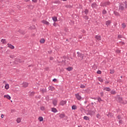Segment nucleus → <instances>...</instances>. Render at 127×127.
I'll return each mask as SVG.
<instances>
[{"instance_id":"obj_1","label":"nucleus","mask_w":127,"mask_h":127,"mask_svg":"<svg viewBox=\"0 0 127 127\" xmlns=\"http://www.w3.org/2000/svg\"><path fill=\"white\" fill-rule=\"evenodd\" d=\"M126 8H127V2H123V3H120L119 7V10L120 12L124 11Z\"/></svg>"},{"instance_id":"obj_2","label":"nucleus","mask_w":127,"mask_h":127,"mask_svg":"<svg viewBox=\"0 0 127 127\" xmlns=\"http://www.w3.org/2000/svg\"><path fill=\"white\" fill-rule=\"evenodd\" d=\"M77 54L79 60H83V59H84V54L79 52H77Z\"/></svg>"},{"instance_id":"obj_3","label":"nucleus","mask_w":127,"mask_h":127,"mask_svg":"<svg viewBox=\"0 0 127 127\" xmlns=\"http://www.w3.org/2000/svg\"><path fill=\"white\" fill-rule=\"evenodd\" d=\"M89 115H90V116H94V115H95V114H96V109H94V110H90L88 112Z\"/></svg>"},{"instance_id":"obj_4","label":"nucleus","mask_w":127,"mask_h":127,"mask_svg":"<svg viewBox=\"0 0 127 127\" xmlns=\"http://www.w3.org/2000/svg\"><path fill=\"white\" fill-rule=\"evenodd\" d=\"M75 96L77 100H78V101H81V100H82V97L81 96V95H80V94H79V93L75 94Z\"/></svg>"},{"instance_id":"obj_5","label":"nucleus","mask_w":127,"mask_h":127,"mask_svg":"<svg viewBox=\"0 0 127 127\" xmlns=\"http://www.w3.org/2000/svg\"><path fill=\"white\" fill-rule=\"evenodd\" d=\"M67 103V101L66 100H62V101H61L60 102V105L61 106H64V105H66Z\"/></svg>"},{"instance_id":"obj_6","label":"nucleus","mask_w":127,"mask_h":127,"mask_svg":"<svg viewBox=\"0 0 127 127\" xmlns=\"http://www.w3.org/2000/svg\"><path fill=\"white\" fill-rule=\"evenodd\" d=\"M95 39L97 40L98 41H100V40H101V39H102L101 36H99V35H96L95 36Z\"/></svg>"},{"instance_id":"obj_7","label":"nucleus","mask_w":127,"mask_h":127,"mask_svg":"<svg viewBox=\"0 0 127 127\" xmlns=\"http://www.w3.org/2000/svg\"><path fill=\"white\" fill-rule=\"evenodd\" d=\"M28 86V83L26 82H23L22 83V87H24V88H26Z\"/></svg>"},{"instance_id":"obj_8","label":"nucleus","mask_w":127,"mask_h":127,"mask_svg":"<svg viewBox=\"0 0 127 127\" xmlns=\"http://www.w3.org/2000/svg\"><path fill=\"white\" fill-rule=\"evenodd\" d=\"M42 23H44V24H46V25H49V24H50V23H49L48 21L45 20H42Z\"/></svg>"},{"instance_id":"obj_9","label":"nucleus","mask_w":127,"mask_h":127,"mask_svg":"<svg viewBox=\"0 0 127 127\" xmlns=\"http://www.w3.org/2000/svg\"><path fill=\"white\" fill-rule=\"evenodd\" d=\"M110 4H111V3L109 1L107 2H105L103 3V5H104L105 6H107V5H110Z\"/></svg>"},{"instance_id":"obj_10","label":"nucleus","mask_w":127,"mask_h":127,"mask_svg":"<svg viewBox=\"0 0 127 127\" xmlns=\"http://www.w3.org/2000/svg\"><path fill=\"white\" fill-rule=\"evenodd\" d=\"M104 91H107V92H110L111 91V88L109 87H105L103 88Z\"/></svg>"},{"instance_id":"obj_11","label":"nucleus","mask_w":127,"mask_h":127,"mask_svg":"<svg viewBox=\"0 0 127 127\" xmlns=\"http://www.w3.org/2000/svg\"><path fill=\"white\" fill-rule=\"evenodd\" d=\"M7 45L9 48H10L11 49H14V46H12L11 44H8Z\"/></svg>"},{"instance_id":"obj_12","label":"nucleus","mask_w":127,"mask_h":127,"mask_svg":"<svg viewBox=\"0 0 127 127\" xmlns=\"http://www.w3.org/2000/svg\"><path fill=\"white\" fill-rule=\"evenodd\" d=\"M114 13L115 15H116V16H121L120 13H119L118 12L114 11Z\"/></svg>"},{"instance_id":"obj_13","label":"nucleus","mask_w":127,"mask_h":127,"mask_svg":"<svg viewBox=\"0 0 127 127\" xmlns=\"http://www.w3.org/2000/svg\"><path fill=\"white\" fill-rule=\"evenodd\" d=\"M52 112H53V113H57V112H58V110H57V109L55 108H52Z\"/></svg>"},{"instance_id":"obj_14","label":"nucleus","mask_w":127,"mask_h":127,"mask_svg":"<svg viewBox=\"0 0 127 127\" xmlns=\"http://www.w3.org/2000/svg\"><path fill=\"white\" fill-rule=\"evenodd\" d=\"M4 98H6L8 100H10V99H11V97H10V96L9 95H4Z\"/></svg>"},{"instance_id":"obj_15","label":"nucleus","mask_w":127,"mask_h":127,"mask_svg":"<svg viewBox=\"0 0 127 127\" xmlns=\"http://www.w3.org/2000/svg\"><path fill=\"white\" fill-rule=\"evenodd\" d=\"M118 101L119 102H120L121 104H123L124 100H123V98L122 97H119L118 98Z\"/></svg>"},{"instance_id":"obj_16","label":"nucleus","mask_w":127,"mask_h":127,"mask_svg":"<svg viewBox=\"0 0 127 127\" xmlns=\"http://www.w3.org/2000/svg\"><path fill=\"white\" fill-rule=\"evenodd\" d=\"M59 117L60 119H64V118H65V114H61L60 115Z\"/></svg>"},{"instance_id":"obj_17","label":"nucleus","mask_w":127,"mask_h":127,"mask_svg":"<svg viewBox=\"0 0 127 127\" xmlns=\"http://www.w3.org/2000/svg\"><path fill=\"white\" fill-rule=\"evenodd\" d=\"M91 6H92V7H93V8L96 7L97 6V3H96L95 2L93 3L91 5Z\"/></svg>"},{"instance_id":"obj_18","label":"nucleus","mask_w":127,"mask_h":127,"mask_svg":"<svg viewBox=\"0 0 127 127\" xmlns=\"http://www.w3.org/2000/svg\"><path fill=\"white\" fill-rule=\"evenodd\" d=\"M40 43H42V44L45 43V39H44V38L41 39L40 40Z\"/></svg>"},{"instance_id":"obj_19","label":"nucleus","mask_w":127,"mask_h":127,"mask_svg":"<svg viewBox=\"0 0 127 127\" xmlns=\"http://www.w3.org/2000/svg\"><path fill=\"white\" fill-rule=\"evenodd\" d=\"M19 32L21 33V34H25V32L22 30H19Z\"/></svg>"},{"instance_id":"obj_20","label":"nucleus","mask_w":127,"mask_h":127,"mask_svg":"<svg viewBox=\"0 0 127 127\" xmlns=\"http://www.w3.org/2000/svg\"><path fill=\"white\" fill-rule=\"evenodd\" d=\"M83 17L85 19V20H88V19H89V16H87L86 15H83Z\"/></svg>"},{"instance_id":"obj_21","label":"nucleus","mask_w":127,"mask_h":127,"mask_svg":"<svg viewBox=\"0 0 127 127\" xmlns=\"http://www.w3.org/2000/svg\"><path fill=\"white\" fill-rule=\"evenodd\" d=\"M106 24L107 26H109V25H110V24H111V21L108 20V21H106Z\"/></svg>"},{"instance_id":"obj_22","label":"nucleus","mask_w":127,"mask_h":127,"mask_svg":"<svg viewBox=\"0 0 127 127\" xmlns=\"http://www.w3.org/2000/svg\"><path fill=\"white\" fill-rule=\"evenodd\" d=\"M71 109H72V110H77V106H76V105H73V106L71 107Z\"/></svg>"},{"instance_id":"obj_23","label":"nucleus","mask_w":127,"mask_h":127,"mask_svg":"<svg viewBox=\"0 0 127 127\" xmlns=\"http://www.w3.org/2000/svg\"><path fill=\"white\" fill-rule=\"evenodd\" d=\"M53 104L54 106H57V100H54L53 101Z\"/></svg>"},{"instance_id":"obj_24","label":"nucleus","mask_w":127,"mask_h":127,"mask_svg":"<svg viewBox=\"0 0 127 127\" xmlns=\"http://www.w3.org/2000/svg\"><path fill=\"white\" fill-rule=\"evenodd\" d=\"M9 88V85L8 84H5V89H6V90H8Z\"/></svg>"},{"instance_id":"obj_25","label":"nucleus","mask_w":127,"mask_h":127,"mask_svg":"<svg viewBox=\"0 0 127 127\" xmlns=\"http://www.w3.org/2000/svg\"><path fill=\"white\" fill-rule=\"evenodd\" d=\"M53 20L55 22L57 21V17L54 16L53 17Z\"/></svg>"},{"instance_id":"obj_26","label":"nucleus","mask_w":127,"mask_h":127,"mask_svg":"<svg viewBox=\"0 0 127 127\" xmlns=\"http://www.w3.org/2000/svg\"><path fill=\"white\" fill-rule=\"evenodd\" d=\"M111 94H112V95H116V94H117V92L115 90H112L111 91Z\"/></svg>"},{"instance_id":"obj_27","label":"nucleus","mask_w":127,"mask_h":127,"mask_svg":"<svg viewBox=\"0 0 127 127\" xmlns=\"http://www.w3.org/2000/svg\"><path fill=\"white\" fill-rule=\"evenodd\" d=\"M39 122H43V118L42 117H40L38 118Z\"/></svg>"},{"instance_id":"obj_28","label":"nucleus","mask_w":127,"mask_h":127,"mask_svg":"<svg viewBox=\"0 0 127 127\" xmlns=\"http://www.w3.org/2000/svg\"><path fill=\"white\" fill-rule=\"evenodd\" d=\"M16 122L18 124H19L21 122V119L20 118H17L16 120Z\"/></svg>"},{"instance_id":"obj_29","label":"nucleus","mask_w":127,"mask_h":127,"mask_svg":"<svg viewBox=\"0 0 127 127\" xmlns=\"http://www.w3.org/2000/svg\"><path fill=\"white\" fill-rule=\"evenodd\" d=\"M66 69L67 70V71H72V70H73V67H67Z\"/></svg>"},{"instance_id":"obj_30","label":"nucleus","mask_w":127,"mask_h":127,"mask_svg":"<svg viewBox=\"0 0 127 127\" xmlns=\"http://www.w3.org/2000/svg\"><path fill=\"white\" fill-rule=\"evenodd\" d=\"M1 42H2V43H3L4 44H6V41H5V39H1Z\"/></svg>"},{"instance_id":"obj_31","label":"nucleus","mask_w":127,"mask_h":127,"mask_svg":"<svg viewBox=\"0 0 127 127\" xmlns=\"http://www.w3.org/2000/svg\"><path fill=\"white\" fill-rule=\"evenodd\" d=\"M122 26L123 28H126L127 27V25H126V23H123L122 24Z\"/></svg>"},{"instance_id":"obj_32","label":"nucleus","mask_w":127,"mask_h":127,"mask_svg":"<svg viewBox=\"0 0 127 127\" xmlns=\"http://www.w3.org/2000/svg\"><path fill=\"white\" fill-rule=\"evenodd\" d=\"M97 100L99 103H101V102H103V100H102V98H101V97H98L97 98Z\"/></svg>"},{"instance_id":"obj_33","label":"nucleus","mask_w":127,"mask_h":127,"mask_svg":"<svg viewBox=\"0 0 127 127\" xmlns=\"http://www.w3.org/2000/svg\"><path fill=\"white\" fill-rule=\"evenodd\" d=\"M83 119H84V120H85V121H89V120H90V118H89L87 116H84Z\"/></svg>"},{"instance_id":"obj_34","label":"nucleus","mask_w":127,"mask_h":127,"mask_svg":"<svg viewBox=\"0 0 127 127\" xmlns=\"http://www.w3.org/2000/svg\"><path fill=\"white\" fill-rule=\"evenodd\" d=\"M84 12L85 14L87 15L88 13H89V10H88V9H85Z\"/></svg>"},{"instance_id":"obj_35","label":"nucleus","mask_w":127,"mask_h":127,"mask_svg":"<svg viewBox=\"0 0 127 127\" xmlns=\"http://www.w3.org/2000/svg\"><path fill=\"white\" fill-rule=\"evenodd\" d=\"M98 80L99 81V82H101L102 83H103V82H104V79H103V78L99 77L98 78Z\"/></svg>"},{"instance_id":"obj_36","label":"nucleus","mask_w":127,"mask_h":127,"mask_svg":"<svg viewBox=\"0 0 127 127\" xmlns=\"http://www.w3.org/2000/svg\"><path fill=\"white\" fill-rule=\"evenodd\" d=\"M49 90H51V91H53L54 90V87L52 86H50L49 87Z\"/></svg>"},{"instance_id":"obj_37","label":"nucleus","mask_w":127,"mask_h":127,"mask_svg":"<svg viewBox=\"0 0 127 127\" xmlns=\"http://www.w3.org/2000/svg\"><path fill=\"white\" fill-rule=\"evenodd\" d=\"M117 119L118 120H122V117L121 116V115H119L118 116H117Z\"/></svg>"},{"instance_id":"obj_38","label":"nucleus","mask_w":127,"mask_h":127,"mask_svg":"<svg viewBox=\"0 0 127 127\" xmlns=\"http://www.w3.org/2000/svg\"><path fill=\"white\" fill-rule=\"evenodd\" d=\"M102 13H103V14H107V10H103V11H102Z\"/></svg>"},{"instance_id":"obj_39","label":"nucleus","mask_w":127,"mask_h":127,"mask_svg":"<svg viewBox=\"0 0 127 127\" xmlns=\"http://www.w3.org/2000/svg\"><path fill=\"white\" fill-rule=\"evenodd\" d=\"M96 117L97 118V119H101V115H100L99 114H97L96 115Z\"/></svg>"},{"instance_id":"obj_40","label":"nucleus","mask_w":127,"mask_h":127,"mask_svg":"<svg viewBox=\"0 0 127 127\" xmlns=\"http://www.w3.org/2000/svg\"><path fill=\"white\" fill-rule=\"evenodd\" d=\"M80 88H81V89H84V88H86V86L83 85V84H81L80 85Z\"/></svg>"},{"instance_id":"obj_41","label":"nucleus","mask_w":127,"mask_h":127,"mask_svg":"<svg viewBox=\"0 0 127 127\" xmlns=\"http://www.w3.org/2000/svg\"><path fill=\"white\" fill-rule=\"evenodd\" d=\"M110 74H114V73H115V70H114L110 69Z\"/></svg>"},{"instance_id":"obj_42","label":"nucleus","mask_w":127,"mask_h":127,"mask_svg":"<svg viewBox=\"0 0 127 127\" xmlns=\"http://www.w3.org/2000/svg\"><path fill=\"white\" fill-rule=\"evenodd\" d=\"M40 110H41V111H44V110H45V108L44 107L42 106V107H41L40 108Z\"/></svg>"},{"instance_id":"obj_43","label":"nucleus","mask_w":127,"mask_h":127,"mask_svg":"<svg viewBox=\"0 0 127 127\" xmlns=\"http://www.w3.org/2000/svg\"><path fill=\"white\" fill-rule=\"evenodd\" d=\"M100 96H101V97H104V92H100Z\"/></svg>"},{"instance_id":"obj_44","label":"nucleus","mask_w":127,"mask_h":127,"mask_svg":"<svg viewBox=\"0 0 127 127\" xmlns=\"http://www.w3.org/2000/svg\"><path fill=\"white\" fill-rule=\"evenodd\" d=\"M97 73L101 74H102V71L101 70H98L97 71Z\"/></svg>"},{"instance_id":"obj_45","label":"nucleus","mask_w":127,"mask_h":127,"mask_svg":"<svg viewBox=\"0 0 127 127\" xmlns=\"http://www.w3.org/2000/svg\"><path fill=\"white\" fill-rule=\"evenodd\" d=\"M41 91L42 93H46V90L42 89Z\"/></svg>"},{"instance_id":"obj_46","label":"nucleus","mask_w":127,"mask_h":127,"mask_svg":"<svg viewBox=\"0 0 127 127\" xmlns=\"http://www.w3.org/2000/svg\"><path fill=\"white\" fill-rule=\"evenodd\" d=\"M118 38H123V36H122L121 35H119L118 36Z\"/></svg>"},{"instance_id":"obj_47","label":"nucleus","mask_w":127,"mask_h":127,"mask_svg":"<svg viewBox=\"0 0 127 127\" xmlns=\"http://www.w3.org/2000/svg\"><path fill=\"white\" fill-rule=\"evenodd\" d=\"M122 104H124V105H126V104H127V101H124Z\"/></svg>"},{"instance_id":"obj_48","label":"nucleus","mask_w":127,"mask_h":127,"mask_svg":"<svg viewBox=\"0 0 127 127\" xmlns=\"http://www.w3.org/2000/svg\"><path fill=\"white\" fill-rule=\"evenodd\" d=\"M113 115L111 113H109V117H110L111 118L113 117Z\"/></svg>"},{"instance_id":"obj_49","label":"nucleus","mask_w":127,"mask_h":127,"mask_svg":"<svg viewBox=\"0 0 127 127\" xmlns=\"http://www.w3.org/2000/svg\"><path fill=\"white\" fill-rule=\"evenodd\" d=\"M53 82H57V79H56V78L53 79Z\"/></svg>"},{"instance_id":"obj_50","label":"nucleus","mask_w":127,"mask_h":127,"mask_svg":"<svg viewBox=\"0 0 127 127\" xmlns=\"http://www.w3.org/2000/svg\"><path fill=\"white\" fill-rule=\"evenodd\" d=\"M119 124H123V120H120L119 121Z\"/></svg>"},{"instance_id":"obj_51","label":"nucleus","mask_w":127,"mask_h":127,"mask_svg":"<svg viewBox=\"0 0 127 127\" xmlns=\"http://www.w3.org/2000/svg\"><path fill=\"white\" fill-rule=\"evenodd\" d=\"M15 110H14V109H13V110H11V113H15Z\"/></svg>"},{"instance_id":"obj_52","label":"nucleus","mask_w":127,"mask_h":127,"mask_svg":"<svg viewBox=\"0 0 127 127\" xmlns=\"http://www.w3.org/2000/svg\"><path fill=\"white\" fill-rule=\"evenodd\" d=\"M53 25H54V26L56 27V26H57V24L55 22H54V24H53Z\"/></svg>"},{"instance_id":"obj_53","label":"nucleus","mask_w":127,"mask_h":127,"mask_svg":"<svg viewBox=\"0 0 127 127\" xmlns=\"http://www.w3.org/2000/svg\"><path fill=\"white\" fill-rule=\"evenodd\" d=\"M33 2H37V0H32Z\"/></svg>"},{"instance_id":"obj_54","label":"nucleus","mask_w":127,"mask_h":127,"mask_svg":"<svg viewBox=\"0 0 127 127\" xmlns=\"http://www.w3.org/2000/svg\"><path fill=\"white\" fill-rule=\"evenodd\" d=\"M48 52L49 54H51V53H52V51H48Z\"/></svg>"},{"instance_id":"obj_55","label":"nucleus","mask_w":127,"mask_h":127,"mask_svg":"<svg viewBox=\"0 0 127 127\" xmlns=\"http://www.w3.org/2000/svg\"><path fill=\"white\" fill-rule=\"evenodd\" d=\"M53 57H50V60H53Z\"/></svg>"},{"instance_id":"obj_56","label":"nucleus","mask_w":127,"mask_h":127,"mask_svg":"<svg viewBox=\"0 0 127 127\" xmlns=\"http://www.w3.org/2000/svg\"><path fill=\"white\" fill-rule=\"evenodd\" d=\"M63 58H64V59H66L67 58V57L64 56L63 57Z\"/></svg>"},{"instance_id":"obj_57","label":"nucleus","mask_w":127,"mask_h":127,"mask_svg":"<svg viewBox=\"0 0 127 127\" xmlns=\"http://www.w3.org/2000/svg\"><path fill=\"white\" fill-rule=\"evenodd\" d=\"M3 117H4L3 115L2 114V115H1V119H3Z\"/></svg>"},{"instance_id":"obj_58","label":"nucleus","mask_w":127,"mask_h":127,"mask_svg":"<svg viewBox=\"0 0 127 127\" xmlns=\"http://www.w3.org/2000/svg\"><path fill=\"white\" fill-rule=\"evenodd\" d=\"M110 83L109 81H105V84H109Z\"/></svg>"},{"instance_id":"obj_59","label":"nucleus","mask_w":127,"mask_h":127,"mask_svg":"<svg viewBox=\"0 0 127 127\" xmlns=\"http://www.w3.org/2000/svg\"><path fill=\"white\" fill-rule=\"evenodd\" d=\"M29 0H24V1H25L26 2H27V1H29Z\"/></svg>"},{"instance_id":"obj_60","label":"nucleus","mask_w":127,"mask_h":127,"mask_svg":"<svg viewBox=\"0 0 127 127\" xmlns=\"http://www.w3.org/2000/svg\"><path fill=\"white\" fill-rule=\"evenodd\" d=\"M107 116L108 118H110V113H109V114H107Z\"/></svg>"},{"instance_id":"obj_61","label":"nucleus","mask_w":127,"mask_h":127,"mask_svg":"<svg viewBox=\"0 0 127 127\" xmlns=\"http://www.w3.org/2000/svg\"><path fill=\"white\" fill-rule=\"evenodd\" d=\"M117 53H121V51L118 50V51H117Z\"/></svg>"},{"instance_id":"obj_62","label":"nucleus","mask_w":127,"mask_h":127,"mask_svg":"<svg viewBox=\"0 0 127 127\" xmlns=\"http://www.w3.org/2000/svg\"><path fill=\"white\" fill-rule=\"evenodd\" d=\"M87 103H88L87 101H86L84 102V104H87Z\"/></svg>"},{"instance_id":"obj_63","label":"nucleus","mask_w":127,"mask_h":127,"mask_svg":"<svg viewBox=\"0 0 127 127\" xmlns=\"http://www.w3.org/2000/svg\"><path fill=\"white\" fill-rule=\"evenodd\" d=\"M91 99H93V100H96V98H91Z\"/></svg>"},{"instance_id":"obj_64","label":"nucleus","mask_w":127,"mask_h":127,"mask_svg":"<svg viewBox=\"0 0 127 127\" xmlns=\"http://www.w3.org/2000/svg\"><path fill=\"white\" fill-rule=\"evenodd\" d=\"M91 105L93 106L94 105V103L92 102Z\"/></svg>"}]
</instances>
